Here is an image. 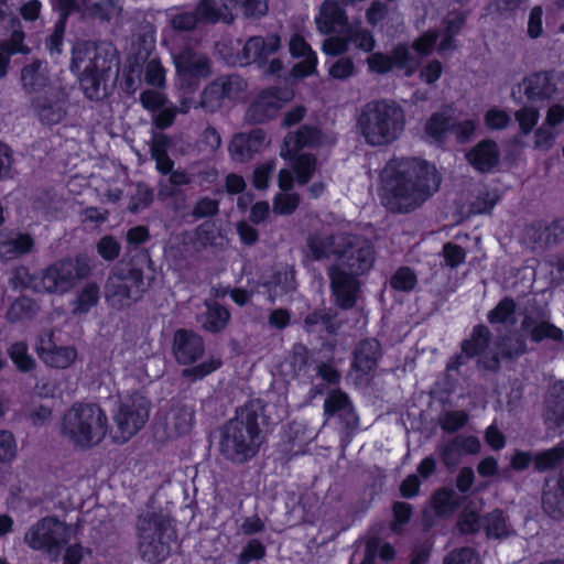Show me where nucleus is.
<instances>
[{"label":"nucleus","mask_w":564,"mask_h":564,"mask_svg":"<svg viewBox=\"0 0 564 564\" xmlns=\"http://www.w3.org/2000/svg\"><path fill=\"white\" fill-rule=\"evenodd\" d=\"M310 254L315 260L336 256L338 262L330 269L333 292L341 307L355 303L357 276L369 271L375 261L373 248L368 240L343 235H316L308 240Z\"/></svg>","instance_id":"nucleus-1"},{"label":"nucleus","mask_w":564,"mask_h":564,"mask_svg":"<svg viewBox=\"0 0 564 564\" xmlns=\"http://www.w3.org/2000/svg\"><path fill=\"white\" fill-rule=\"evenodd\" d=\"M381 178L382 204L398 213L417 207L437 191L441 183L435 166L417 159L391 160Z\"/></svg>","instance_id":"nucleus-2"},{"label":"nucleus","mask_w":564,"mask_h":564,"mask_svg":"<svg viewBox=\"0 0 564 564\" xmlns=\"http://www.w3.org/2000/svg\"><path fill=\"white\" fill-rule=\"evenodd\" d=\"M270 415L259 399L241 406L221 432L220 452L229 460L243 463L252 458L263 442L261 426L269 423Z\"/></svg>","instance_id":"nucleus-3"},{"label":"nucleus","mask_w":564,"mask_h":564,"mask_svg":"<svg viewBox=\"0 0 564 564\" xmlns=\"http://www.w3.org/2000/svg\"><path fill=\"white\" fill-rule=\"evenodd\" d=\"M59 432L74 448L90 449L106 438L108 416L98 404L77 402L64 412Z\"/></svg>","instance_id":"nucleus-4"},{"label":"nucleus","mask_w":564,"mask_h":564,"mask_svg":"<svg viewBox=\"0 0 564 564\" xmlns=\"http://www.w3.org/2000/svg\"><path fill=\"white\" fill-rule=\"evenodd\" d=\"M404 123L403 110L397 104L386 100L366 104L357 120L361 135L371 145H384L397 140Z\"/></svg>","instance_id":"nucleus-5"},{"label":"nucleus","mask_w":564,"mask_h":564,"mask_svg":"<svg viewBox=\"0 0 564 564\" xmlns=\"http://www.w3.org/2000/svg\"><path fill=\"white\" fill-rule=\"evenodd\" d=\"M113 64V54L99 52L90 43H78L73 51V69L79 75L85 95L98 100L106 95L105 77Z\"/></svg>","instance_id":"nucleus-6"},{"label":"nucleus","mask_w":564,"mask_h":564,"mask_svg":"<svg viewBox=\"0 0 564 564\" xmlns=\"http://www.w3.org/2000/svg\"><path fill=\"white\" fill-rule=\"evenodd\" d=\"M90 264L82 256L55 261L32 280V290L36 293H68L77 281L90 274Z\"/></svg>","instance_id":"nucleus-7"},{"label":"nucleus","mask_w":564,"mask_h":564,"mask_svg":"<svg viewBox=\"0 0 564 564\" xmlns=\"http://www.w3.org/2000/svg\"><path fill=\"white\" fill-rule=\"evenodd\" d=\"M137 527L142 557L151 563L165 560L174 541V531L167 520L155 512H148L139 517Z\"/></svg>","instance_id":"nucleus-8"},{"label":"nucleus","mask_w":564,"mask_h":564,"mask_svg":"<svg viewBox=\"0 0 564 564\" xmlns=\"http://www.w3.org/2000/svg\"><path fill=\"white\" fill-rule=\"evenodd\" d=\"M148 419L149 402L143 395L132 394L121 399L112 413V441L118 444L128 442L144 426Z\"/></svg>","instance_id":"nucleus-9"},{"label":"nucleus","mask_w":564,"mask_h":564,"mask_svg":"<svg viewBox=\"0 0 564 564\" xmlns=\"http://www.w3.org/2000/svg\"><path fill=\"white\" fill-rule=\"evenodd\" d=\"M533 460L535 468L540 471L555 467L564 460V444L536 454ZM542 505L550 516L554 518L564 516V474L546 481Z\"/></svg>","instance_id":"nucleus-10"},{"label":"nucleus","mask_w":564,"mask_h":564,"mask_svg":"<svg viewBox=\"0 0 564 564\" xmlns=\"http://www.w3.org/2000/svg\"><path fill=\"white\" fill-rule=\"evenodd\" d=\"M75 529L55 518L37 521L25 533L24 541L33 550L43 551L57 557L63 544L67 543Z\"/></svg>","instance_id":"nucleus-11"},{"label":"nucleus","mask_w":564,"mask_h":564,"mask_svg":"<svg viewBox=\"0 0 564 564\" xmlns=\"http://www.w3.org/2000/svg\"><path fill=\"white\" fill-rule=\"evenodd\" d=\"M141 292L142 275L140 271L128 270L127 273H123L115 269L105 285V300L111 307L121 310L137 301Z\"/></svg>","instance_id":"nucleus-12"},{"label":"nucleus","mask_w":564,"mask_h":564,"mask_svg":"<svg viewBox=\"0 0 564 564\" xmlns=\"http://www.w3.org/2000/svg\"><path fill=\"white\" fill-rule=\"evenodd\" d=\"M69 89L66 86H50L44 94L31 97L30 111L42 124L62 122L68 110Z\"/></svg>","instance_id":"nucleus-13"},{"label":"nucleus","mask_w":564,"mask_h":564,"mask_svg":"<svg viewBox=\"0 0 564 564\" xmlns=\"http://www.w3.org/2000/svg\"><path fill=\"white\" fill-rule=\"evenodd\" d=\"M281 46V39L278 34L252 36L243 44L240 52L235 56L227 57V59L234 65L247 66L254 63L262 67L267 59L275 54Z\"/></svg>","instance_id":"nucleus-14"},{"label":"nucleus","mask_w":564,"mask_h":564,"mask_svg":"<svg viewBox=\"0 0 564 564\" xmlns=\"http://www.w3.org/2000/svg\"><path fill=\"white\" fill-rule=\"evenodd\" d=\"M181 88L193 89L210 75V64L200 53L186 50L174 57Z\"/></svg>","instance_id":"nucleus-15"},{"label":"nucleus","mask_w":564,"mask_h":564,"mask_svg":"<svg viewBox=\"0 0 564 564\" xmlns=\"http://www.w3.org/2000/svg\"><path fill=\"white\" fill-rule=\"evenodd\" d=\"M464 17L458 14L446 21L445 29L435 32H425L423 33L413 44L414 51L419 55H427L434 48L436 41L437 51L440 54H446L456 48L454 36L459 32L460 28L464 24Z\"/></svg>","instance_id":"nucleus-16"},{"label":"nucleus","mask_w":564,"mask_h":564,"mask_svg":"<svg viewBox=\"0 0 564 564\" xmlns=\"http://www.w3.org/2000/svg\"><path fill=\"white\" fill-rule=\"evenodd\" d=\"M293 98L291 89H267L261 91L246 112L250 122L261 123L275 116L284 104Z\"/></svg>","instance_id":"nucleus-17"},{"label":"nucleus","mask_w":564,"mask_h":564,"mask_svg":"<svg viewBox=\"0 0 564 564\" xmlns=\"http://www.w3.org/2000/svg\"><path fill=\"white\" fill-rule=\"evenodd\" d=\"M368 67L371 72L384 74L392 68H399L411 75L420 64V57L414 55L405 45L397 46L391 56L382 53L371 54L367 59Z\"/></svg>","instance_id":"nucleus-18"},{"label":"nucleus","mask_w":564,"mask_h":564,"mask_svg":"<svg viewBox=\"0 0 564 564\" xmlns=\"http://www.w3.org/2000/svg\"><path fill=\"white\" fill-rule=\"evenodd\" d=\"M36 352L41 360L56 369H66L70 367L76 358L77 350L73 346L57 345L54 341L53 333H43L36 345Z\"/></svg>","instance_id":"nucleus-19"},{"label":"nucleus","mask_w":564,"mask_h":564,"mask_svg":"<svg viewBox=\"0 0 564 564\" xmlns=\"http://www.w3.org/2000/svg\"><path fill=\"white\" fill-rule=\"evenodd\" d=\"M268 11L267 0H223L221 4L215 2L212 12L204 11V18L208 20L232 21L236 12L246 17H262Z\"/></svg>","instance_id":"nucleus-20"},{"label":"nucleus","mask_w":564,"mask_h":564,"mask_svg":"<svg viewBox=\"0 0 564 564\" xmlns=\"http://www.w3.org/2000/svg\"><path fill=\"white\" fill-rule=\"evenodd\" d=\"M246 87V82L236 75L217 79L203 91L200 106L208 111H214L224 98H236Z\"/></svg>","instance_id":"nucleus-21"},{"label":"nucleus","mask_w":564,"mask_h":564,"mask_svg":"<svg viewBox=\"0 0 564 564\" xmlns=\"http://www.w3.org/2000/svg\"><path fill=\"white\" fill-rule=\"evenodd\" d=\"M344 36H332L323 44V52L327 55H339L348 50L349 42L364 51L370 52L375 47L372 35L359 29V24H349L343 32Z\"/></svg>","instance_id":"nucleus-22"},{"label":"nucleus","mask_w":564,"mask_h":564,"mask_svg":"<svg viewBox=\"0 0 564 564\" xmlns=\"http://www.w3.org/2000/svg\"><path fill=\"white\" fill-rule=\"evenodd\" d=\"M269 143L262 129H253L249 132L237 133L230 142L229 152L234 160L243 162L261 152Z\"/></svg>","instance_id":"nucleus-23"},{"label":"nucleus","mask_w":564,"mask_h":564,"mask_svg":"<svg viewBox=\"0 0 564 564\" xmlns=\"http://www.w3.org/2000/svg\"><path fill=\"white\" fill-rule=\"evenodd\" d=\"M563 122L564 99L547 109L543 123L534 133V147L541 150H550L555 143Z\"/></svg>","instance_id":"nucleus-24"},{"label":"nucleus","mask_w":564,"mask_h":564,"mask_svg":"<svg viewBox=\"0 0 564 564\" xmlns=\"http://www.w3.org/2000/svg\"><path fill=\"white\" fill-rule=\"evenodd\" d=\"M554 91L551 78L546 73H536L523 79L517 88L512 90V98L517 102H522V95L529 102L542 101L550 98Z\"/></svg>","instance_id":"nucleus-25"},{"label":"nucleus","mask_w":564,"mask_h":564,"mask_svg":"<svg viewBox=\"0 0 564 564\" xmlns=\"http://www.w3.org/2000/svg\"><path fill=\"white\" fill-rule=\"evenodd\" d=\"M173 351L178 362L193 364L204 352L203 339L193 332L180 329L174 335Z\"/></svg>","instance_id":"nucleus-26"},{"label":"nucleus","mask_w":564,"mask_h":564,"mask_svg":"<svg viewBox=\"0 0 564 564\" xmlns=\"http://www.w3.org/2000/svg\"><path fill=\"white\" fill-rule=\"evenodd\" d=\"M21 85L23 90L34 97L44 94L53 84L48 76L47 65L43 62H34L21 70Z\"/></svg>","instance_id":"nucleus-27"},{"label":"nucleus","mask_w":564,"mask_h":564,"mask_svg":"<svg viewBox=\"0 0 564 564\" xmlns=\"http://www.w3.org/2000/svg\"><path fill=\"white\" fill-rule=\"evenodd\" d=\"M330 138L324 135L321 131L304 127L295 133H290L285 139L281 149V156L286 159L294 155L300 149L306 147H318L327 142H332Z\"/></svg>","instance_id":"nucleus-28"},{"label":"nucleus","mask_w":564,"mask_h":564,"mask_svg":"<svg viewBox=\"0 0 564 564\" xmlns=\"http://www.w3.org/2000/svg\"><path fill=\"white\" fill-rule=\"evenodd\" d=\"M463 351L466 356L473 357L480 355L485 367L495 369L499 362V352H495L488 346V330L484 326L475 327L470 339L463 345Z\"/></svg>","instance_id":"nucleus-29"},{"label":"nucleus","mask_w":564,"mask_h":564,"mask_svg":"<svg viewBox=\"0 0 564 564\" xmlns=\"http://www.w3.org/2000/svg\"><path fill=\"white\" fill-rule=\"evenodd\" d=\"M194 423V410L183 404H173L164 414L163 425L166 436L178 437L189 432Z\"/></svg>","instance_id":"nucleus-30"},{"label":"nucleus","mask_w":564,"mask_h":564,"mask_svg":"<svg viewBox=\"0 0 564 564\" xmlns=\"http://www.w3.org/2000/svg\"><path fill=\"white\" fill-rule=\"evenodd\" d=\"M316 28L321 33L344 32L349 25L344 10L334 1L326 0L315 17Z\"/></svg>","instance_id":"nucleus-31"},{"label":"nucleus","mask_w":564,"mask_h":564,"mask_svg":"<svg viewBox=\"0 0 564 564\" xmlns=\"http://www.w3.org/2000/svg\"><path fill=\"white\" fill-rule=\"evenodd\" d=\"M468 163L479 172L491 171L499 162L500 152L496 142L484 140L466 154Z\"/></svg>","instance_id":"nucleus-32"},{"label":"nucleus","mask_w":564,"mask_h":564,"mask_svg":"<svg viewBox=\"0 0 564 564\" xmlns=\"http://www.w3.org/2000/svg\"><path fill=\"white\" fill-rule=\"evenodd\" d=\"M34 245V239L29 234L0 231V258L3 260H13L29 253Z\"/></svg>","instance_id":"nucleus-33"},{"label":"nucleus","mask_w":564,"mask_h":564,"mask_svg":"<svg viewBox=\"0 0 564 564\" xmlns=\"http://www.w3.org/2000/svg\"><path fill=\"white\" fill-rule=\"evenodd\" d=\"M480 448V441L476 436H457L444 447L442 458L446 466L455 467L463 455L478 454Z\"/></svg>","instance_id":"nucleus-34"},{"label":"nucleus","mask_w":564,"mask_h":564,"mask_svg":"<svg viewBox=\"0 0 564 564\" xmlns=\"http://www.w3.org/2000/svg\"><path fill=\"white\" fill-rule=\"evenodd\" d=\"M215 8V0H199L195 12L182 11L172 15V25L180 30H191L199 23H214L218 20L204 18V11L212 12Z\"/></svg>","instance_id":"nucleus-35"},{"label":"nucleus","mask_w":564,"mask_h":564,"mask_svg":"<svg viewBox=\"0 0 564 564\" xmlns=\"http://www.w3.org/2000/svg\"><path fill=\"white\" fill-rule=\"evenodd\" d=\"M379 356V343L376 339L364 340L356 348L352 367L356 371L367 373L376 367Z\"/></svg>","instance_id":"nucleus-36"},{"label":"nucleus","mask_w":564,"mask_h":564,"mask_svg":"<svg viewBox=\"0 0 564 564\" xmlns=\"http://www.w3.org/2000/svg\"><path fill=\"white\" fill-rule=\"evenodd\" d=\"M99 301V286L95 282L85 283L76 293L72 302V312L75 315L88 313Z\"/></svg>","instance_id":"nucleus-37"},{"label":"nucleus","mask_w":564,"mask_h":564,"mask_svg":"<svg viewBox=\"0 0 564 564\" xmlns=\"http://www.w3.org/2000/svg\"><path fill=\"white\" fill-rule=\"evenodd\" d=\"M263 288L267 289L270 301L281 297L295 289L294 271L290 268L279 271Z\"/></svg>","instance_id":"nucleus-38"},{"label":"nucleus","mask_w":564,"mask_h":564,"mask_svg":"<svg viewBox=\"0 0 564 564\" xmlns=\"http://www.w3.org/2000/svg\"><path fill=\"white\" fill-rule=\"evenodd\" d=\"M454 128V120L447 111L434 113L425 123V135L432 141L443 140Z\"/></svg>","instance_id":"nucleus-39"},{"label":"nucleus","mask_w":564,"mask_h":564,"mask_svg":"<svg viewBox=\"0 0 564 564\" xmlns=\"http://www.w3.org/2000/svg\"><path fill=\"white\" fill-rule=\"evenodd\" d=\"M324 413L327 417L338 415L347 421L354 416L352 406L346 394L340 391L332 392L324 403Z\"/></svg>","instance_id":"nucleus-40"},{"label":"nucleus","mask_w":564,"mask_h":564,"mask_svg":"<svg viewBox=\"0 0 564 564\" xmlns=\"http://www.w3.org/2000/svg\"><path fill=\"white\" fill-rule=\"evenodd\" d=\"M206 307V313L199 317L202 326L209 332L223 329L229 319L227 310L216 303H207Z\"/></svg>","instance_id":"nucleus-41"},{"label":"nucleus","mask_w":564,"mask_h":564,"mask_svg":"<svg viewBox=\"0 0 564 564\" xmlns=\"http://www.w3.org/2000/svg\"><path fill=\"white\" fill-rule=\"evenodd\" d=\"M522 327L535 341H540L544 338L561 340L563 337V332L560 328L545 322L534 324L530 318H525Z\"/></svg>","instance_id":"nucleus-42"},{"label":"nucleus","mask_w":564,"mask_h":564,"mask_svg":"<svg viewBox=\"0 0 564 564\" xmlns=\"http://www.w3.org/2000/svg\"><path fill=\"white\" fill-rule=\"evenodd\" d=\"M458 498L454 490L442 489L432 497L431 506L437 516L451 514L457 507Z\"/></svg>","instance_id":"nucleus-43"},{"label":"nucleus","mask_w":564,"mask_h":564,"mask_svg":"<svg viewBox=\"0 0 564 564\" xmlns=\"http://www.w3.org/2000/svg\"><path fill=\"white\" fill-rule=\"evenodd\" d=\"M560 390L564 392L561 386ZM545 420L551 427L561 429L564 426V393L553 398L552 395L546 400Z\"/></svg>","instance_id":"nucleus-44"},{"label":"nucleus","mask_w":564,"mask_h":564,"mask_svg":"<svg viewBox=\"0 0 564 564\" xmlns=\"http://www.w3.org/2000/svg\"><path fill=\"white\" fill-rule=\"evenodd\" d=\"M169 140L165 135H159L154 139L151 152L156 162V169L161 173H169L172 171L173 162L166 155V148Z\"/></svg>","instance_id":"nucleus-45"},{"label":"nucleus","mask_w":564,"mask_h":564,"mask_svg":"<svg viewBox=\"0 0 564 564\" xmlns=\"http://www.w3.org/2000/svg\"><path fill=\"white\" fill-rule=\"evenodd\" d=\"M8 352L19 370L29 371L34 368L35 361L29 354L26 344L22 341L14 343L10 346Z\"/></svg>","instance_id":"nucleus-46"},{"label":"nucleus","mask_w":564,"mask_h":564,"mask_svg":"<svg viewBox=\"0 0 564 564\" xmlns=\"http://www.w3.org/2000/svg\"><path fill=\"white\" fill-rule=\"evenodd\" d=\"M316 161L312 155L301 154L293 164L296 180L300 184H306L315 172Z\"/></svg>","instance_id":"nucleus-47"},{"label":"nucleus","mask_w":564,"mask_h":564,"mask_svg":"<svg viewBox=\"0 0 564 564\" xmlns=\"http://www.w3.org/2000/svg\"><path fill=\"white\" fill-rule=\"evenodd\" d=\"M390 283L391 286L397 291L409 292L415 288L417 279L411 269L400 268L392 275Z\"/></svg>","instance_id":"nucleus-48"},{"label":"nucleus","mask_w":564,"mask_h":564,"mask_svg":"<svg viewBox=\"0 0 564 564\" xmlns=\"http://www.w3.org/2000/svg\"><path fill=\"white\" fill-rule=\"evenodd\" d=\"M488 536L501 538L509 534V527L500 511H494L488 516L485 523Z\"/></svg>","instance_id":"nucleus-49"},{"label":"nucleus","mask_w":564,"mask_h":564,"mask_svg":"<svg viewBox=\"0 0 564 564\" xmlns=\"http://www.w3.org/2000/svg\"><path fill=\"white\" fill-rule=\"evenodd\" d=\"M514 303L511 300L501 301L489 314V321L492 324H512Z\"/></svg>","instance_id":"nucleus-50"},{"label":"nucleus","mask_w":564,"mask_h":564,"mask_svg":"<svg viewBox=\"0 0 564 564\" xmlns=\"http://www.w3.org/2000/svg\"><path fill=\"white\" fill-rule=\"evenodd\" d=\"M520 129L523 133L528 134L532 128L538 123L539 110L533 106H524L514 113Z\"/></svg>","instance_id":"nucleus-51"},{"label":"nucleus","mask_w":564,"mask_h":564,"mask_svg":"<svg viewBox=\"0 0 564 564\" xmlns=\"http://www.w3.org/2000/svg\"><path fill=\"white\" fill-rule=\"evenodd\" d=\"M300 203V198L296 194L280 193L273 200V212L278 215L292 214Z\"/></svg>","instance_id":"nucleus-52"},{"label":"nucleus","mask_w":564,"mask_h":564,"mask_svg":"<svg viewBox=\"0 0 564 564\" xmlns=\"http://www.w3.org/2000/svg\"><path fill=\"white\" fill-rule=\"evenodd\" d=\"M219 367L220 361L216 358L210 357L195 367L184 369L183 376L186 378H191L192 380H198L212 373Z\"/></svg>","instance_id":"nucleus-53"},{"label":"nucleus","mask_w":564,"mask_h":564,"mask_svg":"<svg viewBox=\"0 0 564 564\" xmlns=\"http://www.w3.org/2000/svg\"><path fill=\"white\" fill-rule=\"evenodd\" d=\"M484 121L488 129L500 130L508 126L510 117L506 110L492 107L486 111Z\"/></svg>","instance_id":"nucleus-54"},{"label":"nucleus","mask_w":564,"mask_h":564,"mask_svg":"<svg viewBox=\"0 0 564 564\" xmlns=\"http://www.w3.org/2000/svg\"><path fill=\"white\" fill-rule=\"evenodd\" d=\"M36 311V305L29 299L17 300L10 307L8 316L12 321L30 317Z\"/></svg>","instance_id":"nucleus-55"},{"label":"nucleus","mask_w":564,"mask_h":564,"mask_svg":"<svg viewBox=\"0 0 564 564\" xmlns=\"http://www.w3.org/2000/svg\"><path fill=\"white\" fill-rule=\"evenodd\" d=\"M97 252L106 261L116 259L120 253V243L111 236H105L97 242Z\"/></svg>","instance_id":"nucleus-56"},{"label":"nucleus","mask_w":564,"mask_h":564,"mask_svg":"<svg viewBox=\"0 0 564 564\" xmlns=\"http://www.w3.org/2000/svg\"><path fill=\"white\" fill-rule=\"evenodd\" d=\"M443 564H480V560L474 550L466 547L451 552Z\"/></svg>","instance_id":"nucleus-57"},{"label":"nucleus","mask_w":564,"mask_h":564,"mask_svg":"<svg viewBox=\"0 0 564 564\" xmlns=\"http://www.w3.org/2000/svg\"><path fill=\"white\" fill-rule=\"evenodd\" d=\"M303 59L296 63L291 72L292 77L294 78H304L315 74L317 66V55L310 54L308 56H303Z\"/></svg>","instance_id":"nucleus-58"},{"label":"nucleus","mask_w":564,"mask_h":564,"mask_svg":"<svg viewBox=\"0 0 564 564\" xmlns=\"http://www.w3.org/2000/svg\"><path fill=\"white\" fill-rule=\"evenodd\" d=\"M121 8L111 1L94 3L91 14L108 21L117 20L120 17Z\"/></svg>","instance_id":"nucleus-59"},{"label":"nucleus","mask_w":564,"mask_h":564,"mask_svg":"<svg viewBox=\"0 0 564 564\" xmlns=\"http://www.w3.org/2000/svg\"><path fill=\"white\" fill-rule=\"evenodd\" d=\"M468 420V415L465 411H452L446 413L442 421V429L448 432H454L463 427Z\"/></svg>","instance_id":"nucleus-60"},{"label":"nucleus","mask_w":564,"mask_h":564,"mask_svg":"<svg viewBox=\"0 0 564 564\" xmlns=\"http://www.w3.org/2000/svg\"><path fill=\"white\" fill-rule=\"evenodd\" d=\"M443 257L446 265L456 268L464 262L466 254L462 247L448 242L443 247Z\"/></svg>","instance_id":"nucleus-61"},{"label":"nucleus","mask_w":564,"mask_h":564,"mask_svg":"<svg viewBox=\"0 0 564 564\" xmlns=\"http://www.w3.org/2000/svg\"><path fill=\"white\" fill-rule=\"evenodd\" d=\"M17 454V444L13 435L7 431H0V460H11Z\"/></svg>","instance_id":"nucleus-62"},{"label":"nucleus","mask_w":564,"mask_h":564,"mask_svg":"<svg viewBox=\"0 0 564 564\" xmlns=\"http://www.w3.org/2000/svg\"><path fill=\"white\" fill-rule=\"evenodd\" d=\"M354 64L349 58L337 59L329 66V76L335 79H346L354 74Z\"/></svg>","instance_id":"nucleus-63"},{"label":"nucleus","mask_w":564,"mask_h":564,"mask_svg":"<svg viewBox=\"0 0 564 564\" xmlns=\"http://www.w3.org/2000/svg\"><path fill=\"white\" fill-rule=\"evenodd\" d=\"M289 51L293 57L297 58L308 56L310 54H316L300 34H293L291 36L289 41Z\"/></svg>","instance_id":"nucleus-64"}]
</instances>
